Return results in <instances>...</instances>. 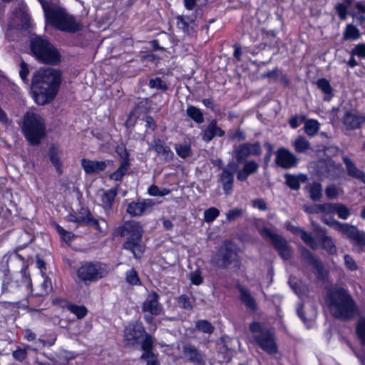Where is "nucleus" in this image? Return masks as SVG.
<instances>
[{"label": "nucleus", "instance_id": "f257e3e1", "mask_svg": "<svg viewBox=\"0 0 365 365\" xmlns=\"http://www.w3.org/2000/svg\"><path fill=\"white\" fill-rule=\"evenodd\" d=\"M61 82V73L52 68L38 69L32 77L31 91L36 103L43 106L56 97Z\"/></svg>", "mask_w": 365, "mask_h": 365}, {"label": "nucleus", "instance_id": "f03ea898", "mask_svg": "<svg viewBox=\"0 0 365 365\" xmlns=\"http://www.w3.org/2000/svg\"><path fill=\"white\" fill-rule=\"evenodd\" d=\"M327 304L331 314L342 321L354 319L359 312L358 307L352 297L344 289L329 292Z\"/></svg>", "mask_w": 365, "mask_h": 365}, {"label": "nucleus", "instance_id": "7ed1b4c3", "mask_svg": "<svg viewBox=\"0 0 365 365\" xmlns=\"http://www.w3.org/2000/svg\"><path fill=\"white\" fill-rule=\"evenodd\" d=\"M46 19L58 30L74 33L81 29L74 18L54 3L41 1Z\"/></svg>", "mask_w": 365, "mask_h": 365}, {"label": "nucleus", "instance_id": "20e7f679", "mask_svg": "<svg viewBox=\"0 0 365 365\" xmlns=\"http://www.w3.org/2000/svg\"><path fill=\"white\" fill-rule=\"evenodd\" d=\"M26 139L31 145H38L46 135V122L39 114L27 112L21 125Z\"/></svg>", "mask_w": 365, "mask_h": 365}, {"label": "nucleus", "instance_id": "39448f33", "mask_svg": "<svg viewBox=\"0 0 365 365\" xmlns=\"http://www.w3.org/2000/svg\"><path fill=\"white\" fill-rule=\"evenodd\" d=\"M119 233L121 237H127L123 248L130 251L136 259H140L145 246L142 242L143 230L140 223L133 220L127 222L119 228Z\"/></svg>", "mask_w": 365, "mask_h": 365}, {"label": "nucleus", "instance_id": "423d86ee", "mask_svg": "<svg viewBox=\"0 0 365 365\" xmlns=\"http://www.w3.org/2000/svg\"><path fill=\"white\" fill-rule=\"evenodd\" d=\"M30 48L36 58L41 63L56 65L60 62V53L46 37L32 36L30 41Z\"/></svg>", "mask_w": 365, "mask_h": 365}, {"label": "nucleus", "instance_id": "0eeeda50", "mask_svg": "<svg viewBox=\"0 0 365 365\" xmlns=\"http://www.w3.org/2000/svg\"><path fill=\"white\" fill-rule=\"evenodd\" d=\"M250 331L252 334L253 341L265 352L274 354L277 353V346L274 331L254 322L250 324Z\"/></svg>", "mask_w": 365, "mask_h": 365}, {"label": "nucleus", "instance_id": "6e6552de", "mask_svg": "<svg viewBox=\"0 0 365 365\" xmlns=\"http://www.w3.org/2000/svg\"><path fill=\"white\" fill-rule=\"evenodd\" d=\"M212 262L222 269H226L230 265L239 268L240 264L239 256L230 242H224L212 259Z\"/></svg>", "mask_w": 365, "mask_h": 365}, {"label": "nucleus", "instance_id": "1a4fd4ad", "mask_svg": "<svg viewBox=\"0 0 365 365\" xmlns=\"http://www.w3.org/2000/svg\"><path fill=\"white\" fill-rule=\"evenodd\" d=\"M259 232L264 240L272 245L282 259L287 260L291 258L292 248L282 236L266 227L259 230Z\"/></svg>", "mask_w": 365, "mask_h": 365}, {"label": "nucleus", "instance_id": "9d476101", "mask_svg": "<svg viewBox=\"0 0 365 365\" xmlns=\"http://www.w3.org/2000/svg\"><path fill=\"white\" fill-rule=\"evenodd\" d=\"M145 334L143 324L137 321L130 323L124 330L123 341L127 347L137 346Z\"/></svg>", "mask_w": 365, "mask_h": 365}, {"label": "nucleus", "instance_id": "9b49d317", "mask_svg": "<svg viewBox=\"0 0 365 365\" xmlns=\"http://www.w3.org/2000/svg\"><path fill=\"white\" fill-rule=\"evenodd\" d=\"M262 153V150L259 142L257 141L254 143H244L235 146L233 156L237 163H242L247 160L248 157L251 155L259 156Z\"/></svg>", "mask_w": 365, "mask_h": 365}, {"label": "nucleus", "instance_id": "f8f14e48", "mask_svg": "<svg viewBox=\"0 0 365 365\" xmlns=\"http://www.w3.org/2000/svg\"><path fill=\"white\" fill-rule=\"evenodd\" d=\"M233 163H229L225 167H221L222 173L218 175V181L222 186L225 195H230L233 192L234 170Z\"/></svg>", "mask_w": 365, "mask_h": 365}, {"label": "nucleus", "instance_id": "ddd939ff", "mask_svg": "<svg viewBox=\"0 0 365 365\" xmlns=\"http://www.w3.org/2000/svg\"><path fill=\"white\" fill-rule=\"evenodd\" d=\"M31 26L30 19L26 11V6L21 5L14 11V19L9 24V28L26 30Z\"/></svg>", "mask_w": 365, "mask_h": 365}, {"label": "nucleus", "instance_id": "4468645a", "mask_svg": "<svg viewBox=\"0 0 365 365\" xmlns=\"http://www.w3.org/2000/svg\"><path fill=\"white\" fill-rule=\"evenodd\" d=\"M341 121L346 130L359 129L365 123V116L356 110H351L345 112Z\"/></svg>", "mask_w": 365, "mask_h": 365}, {"label": "nucleus", "instance_id": "2eb2a0df", "mask_svg": "<svg viewBox=\"0 0 365 365\" xmlns=\"http://www.w3.org/2000/svg\"><path fill=\"white\" fill-rule=\"evenodd\" d=\"M275 163L282 168L289 169L297 165L298 158L289 150L280 148L276 152Z\"/></svg>", "mask_w": 365, "mask_h": 365}, {"label": "nucleus", "instance_id": "dca6fc26", "mask_svg": "<svg viewBox=\"0 0 365 365\" xmlns=\"http://www.w3.org/2000/svg\"><path fill=\"white\" fill-rule=\"evenodd\" d=\"M182 354L188 361L198 364L205 365L206 356L196 346L190 344H186L182 346Z\"/></svg>", "mask_w": 365, "mask_h": 365}, {"label": "nucleus", "instance_id": "f3484780", "mask_svg": "<svg viewBox=\"0 0 365 365\" xmlns=\"http://www.w3.org/2000/svg\"><path fill=\"white\" fill-rule=\"evenodd\" d=\"M155 202L152 199H144L128 204L127 212L132 216H140L146 211L150 210Z\"/></svg>", "mask_w": 365, "mask_h": 365}, {"label": "nucleus", "instance_id": "a211bd4d", "mask_svg": "<svg viewBox=\"0 0 365 365\" xmlns=\"http://www.w3.org/2000/svg\"><path fill=\"white\" fill-rule=\"evenodd\" d=\"M159 295L155 292L148 294L146 299L142 304V311L148 312L151 315H158L162 311V307L158 302Z\"/></svg>", "mask_w": 365, "mask_h": 365}, {"label": "nucleus", "instance_id": "6ab92c4d", "mask_svg": "<svg viewBox=\"0 0 365 365\" xmlns=\"http://www.w3.org/2000/svg\"><path fill=\"white\" fill-rule=\"evenodd\" d=\"M150 149L162 155L163 160L170 162L173 159L174 153L169 146L160 139H155L150 145Z\"/></svg>", "mask_w": 365, "mask_h": 365}, {"label": "nucleus", "instance_id": "aec40b11", "mask_svg": "<svg viewBox=\"0 0 365 365\" xmlns=\"http://www.w3.org/2000/svg\"><path fill=\"white\" fill-rule=\"evenodd\" d=\"M342 234L345 235L359 247H365V233L359 231L356 227L347 224Z\"/></svg>", "mask_w": 365, "mask_h": 365}, {"label": "nucleus", "instance_id": "412c9836", "mask_svg": "<svg viewBox=\"0 0 365 365\" xmlns=\"http://www.w3.org/2000/svg\"><path fill=\"white\" fill-rule=\"evenodd\" d=\"M76 282L88 286L91 282V263L85 262L76 270Z\"/></svg>", "mask_w": 365, "mask_h": 365}, {"label": "nucleus", "instance_id": "4be33fe9", "mask_svg": "<svg viewBox=\"0 0 365 365\" xmlns=\"http://www.w3.org/2000/svg\"><path fill=\"white\" fill-rule=\"evenodd\" d=\"M302 256L304 260L312 265L315 269L318 277L323 278L325 275V269L322 262L317 258L310 251L307 249H304L302 252Z\"/></svg>", "mask_w": 365, "mask_h": 365}, {"label": "nucleus", "instance_id": "5701e85b", "mask_svg": "<svg viewBox=\"0 0 365 365\" xmlns=\"http://www.w3.org/2000/svg\"><path fill=\"white\" fill-rule=\"evenodd\" d=\"M243 167L237 173V178L240 181L247 180L248 176L257 172L259 165L254 160L242 162Z\"/></svg>", "mask_w": 365, "mask_h": 365}, {"label": "nucleus", "instance_id": "b1692460", "mask_svg": "<svg viewBox=\"0 0 365 365\" xmlns=\"http://www.w3.org/2000/svg\"><path fill=\"white\" fill-rule=\"evenodd\" d=\"M225 132L217 126V120H212L202 134V139L205 142L211 141L215 136L222 137Z\"/></svg>", "mask_w": 365, "mask_h": 365}, {"label": "nucleus", "instance_id": "393cba45", "mask_svg": "<svg viewBox=\"0 0 365 365\" xmlns=\"http://www.w3.org/2000/svg\"><path fill=\"white\" fill-rule=\"evenodd\" d=\"M342 160L348 175L365 183V173L359 169L348 156L344 155Z\"/></svg>", "mask_w": 365, "mask_h": 365}, {"label": "nucleus", "instance_id": "a878e982", "mask_svg": "<svg viewBox=\"0 0 365 365\" xmlns=\"http://www.w3.org/2000/svg\"><path fill=\"white\" fill-rule=\"evenodd\" d=\"M323 169L327 178L331 180L339 178L341 173L342 172L341 165L339 163H336L333 160H329L326 162Z\"/></svg>", "mask_w": 365, "mask_h": 365}, {"label": "nucleus", "instance_id": "bb28decb", "mask_svg": "<svg viewBox=\"0 0 365 365\" xmlns=\"http://www.w3.org/2000/svg\"><path fill=\"white\" fill-rule=\"evenodd\" d=\"M286 185L294 190H298L300 188V183L305 182L307 180V175L304 174H299L298 175L292 174L284 175Z\"/></svg>", "mask_w": 365, "mask_h": 365}, {"label": "nucleus", "instance_id": "cd10ccee", "mask_svg": "<svg viewBox=\"0 0 365 365\" xmlns=\"http://www.w3.org/2000/svg\"><path fill=\"white\" fill-rule=\"evenodd\" d=\"M300 121L304 123V132L309 136L314 135L319 129V123L317 120L309 119L306 120L305 115L299 117Z\"/></svg>", "mask_w": 365, "mask_h": 365}, {"label": "nucleus", "instance_id": "c85d7f7f", "mask_svg": "<svg viewBox=\"0 0 365 365\" xmlns=\"http://www.w3.org/2000/svg\"><path fill=\"white\" fill-rule=\"evenodd\" d=\"M187 115L196 123L201 124L205 118L201 110L194 106H189L186 110Z\"/></svg>", "mask_w": 365, "mask_h": 365}, {"label": "nucleus", "instance_id": "c756f323", "mask_svg": "<svg viewBox=\"0 0 365 365\" xmlns=\"http://www.w3.org/2000/svg\"><path fill=\"white\" fill-rule=\"evenodd\" d=\"M317 87L326 95L324 98V101H330L333 96V88L329 82L326 78H319L317 81Z\"/></svg>", "mask_w": 365, "mask_h": 365}, {"label": "nucleus", "instance_id": "7c9ffc66", "mask_svg": "<svg viewBox=\"0 0 365 365\" xmlns=\"http://www.w3.org/2000/svg\"><path fill=\"white\" fill-rule=\"evenodd\" d=\"M108 273V269L106 264L101 262L93 263V281L104 277Z\"/></svg>", "mask_w": 365, "mask_h": 365}, {"label": "nucleus", "instance_id": "2f4dec72", "mask_svg": "<svg viewBox=\"0 0 365 365\" xmlns=\"http://www.w3.org/2000/svg\"><path fill=\"white\" fill-rule=\"evenodd\" d=\"M193 23L190 21V19L186 16H178V27L181 29L185 34L190 35L193 33Z\"/></svg>", "mask_w": 365, "mask_h": 365}, {"label": "nucleus", "instance_id": "473e14b6", "mask_svg": "<svg viewBox=\"0 0 365 365\" xmlns=\"http://www.w3.org/2000/svg\"><path fill=\"white\" fill-rule=\"evenodd\" d=\"M117 195V192L115 190H109L103 192L101 195V202L102 206L105 209H110L113 205V200Z\"/></svg>", "mask_w": 365, "mask_h": 365}, {"label": "nucleus", "instance_id": "72a5a7b5", "mask_svg": "<svg viewBox=\"0 0 365 365\" xmlns=\"http://www.w3.org/2000/svg\"><path fill=\"white\" fill-rule=\"evenodd\" d=\"M129 166L130 163H128V160L125 158L123 162L120 163L119 168L110 175V178L115 181L121 180L123 177L128 172Z\"/></svg>", "mask_w": 365, "mask_h": 365}, {"label": "nucleus", "instance_id": "f704fd0d", "mask_svg": "<svg viewBox=\"0 0 365 365\" xmlns=\"http://www.w3.org/2000/svg\"><path fill=\"white\" fill-rule=\"evenodd\" d=\"M309 197L313 201H319L322 196V186L318 182H312L309 187Z\"/></svg>", "mask_w": 365, "mask_h": 365}, {"label": "nucleus", "instance_id": "c9c22d12", "mask_svg": "<svg viewBox=\"0 0 365 365\" xmlns=\"http://www.w3.org/2000/svg\"><path fill=\"white\" fill-rule=\"evenodd\" d=\"M321 220L328 226L334 228V230L340 232L341 233L343 232L344 229L346 227L347 223H341L337 220H336L332 217H327V216H322L321 217Z\"/></svg>", "mask_w": 365, "mask_h": 365}, {"label": "nucleus", "instance_id": "e433bc0d", "mask_svg": "<svg viewBox=\"0 0 365 365\" xmlns=\"http://www.w3.org/2000/svg\"><path fill=\"white\" fill-rule=\"evenodd\" d=\"M96 230V235L104 236L108 231V224L103 218L94 219L93 217V231Z\"/></svg>", "mask_w": 365, "mask_h": 365}, {"label": "nucleus", "instance_id": "4c0bfd02", "mask_svg": "<svg viewBox=\"0 0 365 365\" xmlns=\"http://www.w3.org/2000/svg\"><path fill=\"white\" fill-rule=\"evenodd\" d=\"M240 299L248 308L255 309L256 304L254 298L251 296L249 291L245 288L240 289Z\"/></svg>", "mask_w": 365, "mask_h": 365}, {"label": "nucleus", "instance_id": "58836bf2", "mask_svg": "<svg viewBox=\"0 0 365 365\" xmlns=\"http://www.w3.org/2000/svg\"><path fill=\"white\" fill-rule=\"evenodd\" d=\"M294 150L297 153H304L310 149V143L302 136H299L293 142Z\"/></svg>", "mask_w": 365, "mask_h": 365}, {"label": "nucleus", "instance_id": "ea45409f", "mask_svg": "<svg viewBox=\"0 0 365 365\" xmlns=\"http://www.w3.org/2000/svg\"><path fill=\"white\" fill-rule=\"evenodd\" d=\"M178 303L180 307L186 310H192L194 306L195 299L192 296L182 294L178 298Z\"/></svg>", "mask_w": 365, "mask_h": 365}, {"label": "nucleus", "instance_id": "a19ab883", "mask_svg": "<svg viewBox=\"0 0 365 365\" xmlns=\"http://www.w3.org/2000/svg\"><path fill=\"white\" fill-rule=\"evenodd\" d=\"M322 247L330 254L334 255L336 252V248L332 238L327 235H323L321 238Z\"/></svg>", "mask_w": 365, "mask_h": 365}, {"label": "nucleus", "instance_id": "79ce46f5", "mask_svg": "<svg viewBox=\"0 0 365 365\" xmlns=\"http://www.w3.org/2000/svg\"><path fill=\"white\" fill-rule=\"evenodd\" d=\"M360 36L359 30L353 24H348L343 34L344 40L357 39Z\"/></svg>", "mask_w": 365, "mask_h": 365}, {"label": "nucleus", "instance_id": "37998d69", "mask_svg": "<svg viewBox=\"0 0 365 365\" xmlns=\"http://www.w3.org/2000/svg\"><path fill=\"white\" fill-rule=\"evenodd\" d=\"M49 157L51 163L53 164V165L56 167L57 171L61 174V160L59 157V150L57 148L52 146L49 149Z\"/></svg>", "mask_w": 365, "mask_h": 365}, {"label": "nucleus", "instance_id": "c03bdc74", "mask_svg": "<svg viewBox=\"0 0 365 365\" xmlns=\"http://www.w3.org/2000/svg\"><path fill=\"white\" fill-rule=\"evenodd\" d=\"M175 148L177 155L183 159L187 158L192 154L191 147L187 143L175 144Z\"/></svg>", "mask_w": 365, "mask_h": 365}, {"label": "nucleus", "instance_id": "a18cd8bd", "mask_svg": "<svg viewBox=\"0 0 365 365\" xmlns=\"http://www.w3.org/2000/svg\"><path fill=\"white\" fill-rule=\"evenodd\" d=\"M344 3L337 4L335 6V9L341 20H344L347 16V7L349 6L352 0H344Z\"/></svg>", "mask_w": 365, "mask_h": 365}, {"label": "nucleus", "instance_id": "49530a36", "mask_svg": "<svg viewBox=\"0 0 365 365\" xmlns=\"http://www.w3.org/2000/svg\"><path fill=\"white\" fill-rule=\"evenodd\" d=\"M195 327L198 331L208 334H212L215 329L210 322L204 319L197 321L195 323Z\"/></svg>", "mask_w": 365, "mask_h": 365}, {"label": "nucleus", "instance_id": "de8ad7c7", "mask_svg": "<svg viewBox=\"0 0 365 365\" xmlns=\"http://www.w3.org/2000/svg\"><path fill=\"white\" fill-rule=\"evenodd\" d=\"M67 309L75 314L78 319L83 318L88 313V309L84 306H78L69 304L66 307Z\"/></svg>", "mask_w": 365, "mask_h": 365}, {"label": "nucleus", "instance_id": "09e8293b", "mask_svg": "<svg viewBox=\"0 0 365 365\" xmlns=\"http://www.w3.org/2000/svg\"><path fill=\"white\" fill-rule=\"evenodd\" d=\"M356 331L360 341L365 346V319H359L356 327Z\"/></svg>", "mask_w": 365, "mask_h": 365}, {"label": "nucleus", "instance_id": "8fccbe9b", "mask_svg": "<svg viewBox=\"0 0 365 365\" xmlns=\"http://www.w3.org/2000/svg\"><path fill=\"white\" fill-rule=\"evenodd\" d=\"M335 213L342 220H346L351 215V211L346 205L342 203H336Z\"/></svg>", "mask_w": 365, "mask_h": 365}, {"label": "nucleus", "instance_id": "3c124183", "mask_svg": "<svg viewBox=\"0 0 365 365\" xmlns=\"http://www.w3.org/2000/svg\"><path fill=\"white\" fill-rule=\"evenodd\" d=\"M297 314L299 317V318L302 320V322L306 324L315 318L316 311L312 310V314L307 315L304 310V305L300 304L297 308Z\"/></svg>", "mask_w": 365, "mask_h": 365}, {"label": "nucleus", "instance_id": "603ef678", "mask_svg": "<svg viewBox=\"0 0 365 365\" xmlns=\"http://www.w3.org/2000/svg\"><path fill=\"white\" fill-rule=\"evenodd\" d=\"M140 359L146 362V365H160L158 357L153 352H144Z\"/></svg>", "mask_w": 365, "mask_h": 365}, {"label": "nucleus", "instance_id": "864d4df0", "mask_svg": "<svg viewBox=\"0 0 365 365\" xmlns=\"http://www.w3.org/2000/svg\"><path fill=\"white\" fill-rule=\"evenodd\" d=\"M220 215V211L216 207H210L204 212V220L207 222H213Z\"/></svg>", "mask_w": 365, "mask_h": 365}, {"label": "nucleus", "instance_id": "5fc2aeb1", "mask_svg": "<svg viewBox=\"0 0 365 365\" xmlns=\"http://www.w3.org/2000/svg\"><path fill=\"white\" fill-rule=\"evenodd\" d=\"M126 282L131 285H138L140 284L138 272L134 268L126 272Z\"/></svg>", "mask_w": 365, "mask_h": 365}, {"label": "nucleus", "instance_id": "6e6d98bb", "mask_svg": "<svg viewBox=\"0 0 365 365\" xmlns=\"http://www.w3.org/2000/svg\"><path fill=\"white\" fill-rule=\"evenodd\" d=\"M301 238L312 249L316 250L318 247L317 243L311 233H309L304 230L301 235Z\"/></svg>", "mask_w": 365, "mask_h": 365}, {"label": "nucleus", "instance_id": "4d7b16f0", "mask_svg": "<svg viewBox=\"0 0 365 365\" xmlns=\"http://www.w3.org/2000/svg\"><path fill=\"white\" fill-rule=\"evenodd\" d=\"M145 338L142 341L141 348L144 352H152L153 348V339L150 334H144Z\"/></svg>", "mask_w": 365, "mask_h": 365}, {"label": "nucleus", "instance_id": "13d9d810", "mask_svg": "<svg viewBox=\"0 0 365 365\" xmlns=\"http://www.w3.org/2000/svg\"><path fill=\"white\" fill-rule=\"evenodd\" d=\"M149 86L152 88H157L158 90L167 91L168 87L163 83L162 79L159 77L150 79L149 81Z\"/></svg>", "mask_w": 365, "mask_h": 365}, {"label": "nucleus", "instance_id": "bf43d9fd", "mask_svg": "<svg viewBox=\"0 0 365 365\" xmlns=\"http://www.w3.org/2000/svg\"><path fill=\"white\" fill-rule=\"evenodd\" d=\"M243 212V210L240 208L231 210L226 214V219L229 222H233L242 217Z\"/></svg>", "mask_w": 365, "mask_h": 365}, {"label": "nucleus", "instance_id": "052dcab7", "mask_svg": "<svg viewBox=\"0 0 365 365\" xmlns=\"http://www.w3.org/2000/svg\"><path fill=\"white\" fill-rule=\"evenodd\" d=\"M344 264L346 269H348L350 271H356L358 269V265L356 261L351 255L346 254L344 256Z\"/></svg>", "mask_w": 365, "mask_h": 365}, {"label": "nucleus", "instance_id": "680f3d73", "mask_svg": "<svg viewBox=\"0 0 365 365\" xmlns=\"http://www.w3.org/2000/svg\"><path fill=\"white\" fill-rule=\"evenodd\" d=\"M325 194L328 199H335L339 195V190L335 185H329L325 188Z\"/></svg>", "mask_w": 365, "mask_h": 365}, {"label": "nucleus", "instance_id": "e2e57ef3", "mask_svg": "<svg viewBox=\"0 0 365 365\" xmlns=\"http://www.w3.org/2000/svg\"><path fill=\"white\" fill-rule=\"evenodd\" d=\"M148 192L150 195L152 196H164L169 194L170 190L168 189H163V190H160L158 186L151 185L148 188Z\"/></svg>", "mask_w": 365, "mask_h": 365}, {"label": "nucleus", "instance_id": "0e129e2a", "mask_svg": "<svg viewBox=\"0 0 365 365\" xmlns=\"http://www.w3.org/2000/svg\"><path fill=\"white\" fill-rule=\"evenodd\" d=\"M20 284L17 280H9L4 282L2 288L4 292H14L16 289L19 288Z\"/></svg>", "mask_w": 365, "mask_h": 365}, {"label": "nucleus", "instance_id": "69168bd1", "mask_svg": "<svg viewBox=\"0 0 365 365\" xmlns=\"http://www.w3.org/2000/svg\"><path fill=\"white\" fill-rule=\"evenodd\" d=\"M351 55L365 58V43H359L355 46L351 51Z\"/></svg>", "mask_w": 365, "mask_h": 365}, {"label": "nucleus", "instance_id": "338daca9", "mask_svg": "<svg viewBox=\"0 0 365 365\" xmlns=\"http://www.w3.org/2000/svg\"><path fill=\"white\" fill-rule=\"evenodd\" d=\"M336 203H324L319 205L320 212L324 213H335Z\"/></svg>", "mask_w": 365, "mask_h": 365}, {"label": "nucleus", "instance_id": "774afa93", "mask_svg": "<svg viewBox=\"0 0 365 365\" xmlns=\"http://www.w3.org/2000/svg\"><path fill=\"white\" fill-rule=\"evenodd\" d=\"M29 73V70L28 68L27 64L24 61H21L19 75L21 78L26 83L28 82Z\"/></svg>", "mask_w": 365, "mask_h": 365}]
</instances>
